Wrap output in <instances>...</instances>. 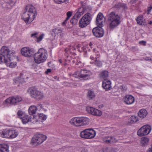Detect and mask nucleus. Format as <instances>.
Instances as JSON below:
<instances>
[{"label": "nucleus", "mask_w": 152, "mask_h": 152, "mask_svg": "<svg viewBox=\"0 0 152 152\" xmlns=\"http://www.w3.org/2000/svg\"><path fill=\"white\" fill-rule=\"evenodd\" d=\"M37 15V12L35 7L32 5H28L25 8L21 19L26 24H28L34 20Z\"/></svg>", "instance_id": "f257e3e1"}, {"label": "nucleus", "mask_w": 152, "mask_h": 152, "mask_svg": "<svg viewBox=\"0 0 152 152\" xmlns=\"http://www.w3.org/2000/svg\"><path fill=\"white\" fill-rule=\"evenodd\" d=\"M120 18L114 12H111L107 16V20L110 22V27L114 28L118 26L121 23Z\"/></svg>", "instance_id": "f03ea898"}, {"label": "nucleus", "mask_w": 152, "mask_h": 152, "mask_svg": "<svg viewBox=\"0 0 152 152\" xmlns=\"http://www.w3.org/2000/svg\"><path fill=\"white\" fill-rule=\"evenodd\" d=\"M47 55L46 50L42 48L39 49L37 53L34 54L35 62L37 64L43 62L47 59Z\"/></svg>", "instance_id": "7ed1b4c3"}, {"label": "nucleus", "mask_w": 152, "mask_h": 152, "mask_svg": "<svg viewBox=\"0 0 152 152\" xmlns=\"http://www.w3.org/2000/svg\"><path fill=\"white\" fill-rule=\"evenodd\" d=\"M47 137L43 134L37 133L32 137L31 144L34 146H37L41 144L45 140Z\"/></svg>", "instance_id": "20e7f679"}, {"label": "nucleus", "mask_w": 152, "mask_h": 152, "mask_svg": "<svg viewBox=\"0 0 152 152\" xmlns=\"http://www.w3.org/2000/svg\"><path fill=\"white\" fill-rule=\"evenodd\" d=\"M91 14L88 12L85 14L80 20L79 25V27L83 28L89 24L92 20Z\"/></svg>", "instance_id": "39448f33"}, {"label": "nucleus", "mask_w": 152, "mask_h": 152, "mask_svg": "<svg viewBox=\"0 0 152 152\" xmlns=\"http://www.w3.org/2000/svg\"><path fill=\"white\" fill-rule=\"evenodd\" d=\"M96 134V132L91 129H86L80 133V137L85 139H91L94 138Z\"/></svg>", "instance_id": "423d86ee"}, {"label": "nucleus", "mask_w": 152, "mask_h": 152, "mask_svg": "<svg viewBox=\"0 0 152 152\" xmlns=\"http://www.w3.org/2000/svg\"><path fill=\"white\" fill-rule=\"evenodd\" d=\"M29 90L31 96L36 100H40L43 98L44 95L43 93L38 91L35 87H30Z\"/></svg>", "instance_id": "0eeeda50"}, {"label": "nucleus", "mask_w": 152, "mask_h": 152, "mask_svg": "<svg viewBox=\"0 0 152 152\" xmlns=\"http://www.w3.org/2000/svg\"><path fill=\"white\" fill-rule=\"evenodd\" d=\"M0 53L8 59L13 58L14 57L15 51L13 50L11 51L7 47L2 46L0 50Z\"/></svg>", "instance_id": "6e6552de"}, {"label": "nucleus", "mask_w": 152, "mask_h": 152, "mask_svg": "<svg viewBox=\"0 0 152 152\" xmlns=\"http://www.w3.org/2000/svg\"><path fill=\"white\" fill-rule=\"evenodd\" d=\"M151 130V126L148 125L143 126L137 132V133L138 136H143L149 134Z\"/></svg>", "instance_id": "1a4fd4ad"}, {"label": "nucleus", "mask_w": 152, "mask_h": 152, "mask_svg": "<svg viewBox=\"0 0 152 152\" xmlns=\"http://www.w3.org/2000/svg\"><path fill=\"white\" fill-rule=\"evenodd\" d=\"M21 52L23 56L27 57H31L34 54V50L30 49L28 47L23 48L21 49Z\"/></svg>", "instance_id": "9d476101"}, {"label": "nucleus", "mask_w": 152, "mask_h": 152, "mask_svg": "<svg viewBox=\"0 0 152 152\" xmlns=\"http://www.w3.org/2000/svg\"><path fill=\"white\" fill-rule=\"evenodd\" d=\"M102 26H98L92 30L93 34L97 37H101L103 36L104 32Z\"/></svg>", "instance_id": "9b49d317"}, {"label": "nucleus", "mask_w": 152, "mask_h": 152, "mask_svg": "<svg viewBox=\"0 0 152 152\" xmlns=\"http://www.w3.org/2000/svg\"><path fill=\"white\" fill-rule=\"evenodd\" d=\"M22 100V98L19 96L13 97L9 98L5 100V102L7 104H15L21 102Z\"/></svg>", "instance_id": "f8f14e48"}, {"label": "nucleus", "mask_w": 152, "mask_h": 152, "mask_svg": "<svg viewBox=\"0 0 152 152\" xmlns=\"http://www.w3.org/2000/svg\"><path fill=\"white\" fill-rule=\"evenodd\" d=\"M79 71L81 76V79L83 80L89 79L90 76L92 75L91 72L86 70L81 69Z\"/></svg>", "instance_id": "ddd939ff"}, {"label": "nucleus", "mask_w": 152, "mask_h": 152, "mask_svg": "<svg viewBox=\"0 0 152 152\" xmlns=\"http://www.w3.org/2000/svg\"><path fill=\"white\" fill-rule=\"evenodd\" d=\"M81 117L72 118L69 121L70 124L76 126H82Z\"/></svg>", "instance_id": "4468645a"}, {"label": "nucleus", "mask_w": 152, "mask_h": 152, "mask_svg": "<svg viewBox=\"0 0 152 152\" xmlns=\"http://www.w3.org/2000/svg\"><path fill=\"white\" fill-rule=\"evenodd\" d=\"M105 21V18L103 16L101 12H99L97 15L96 23V25L98 26H102L103 25V22H104Z\"/></svg>", "instance_id": "2eb2a0df"}, {"label": "nucleus", "mask_w": 152, "mask_h": 152, "mask_svg": "<svg viewBox=\"0 0 152 152\" xmlns=\"http://www.w3.org/2000/svg\"><path fill=\"white\" fill-rule=\"evenodd\" d=\"M123 100L124 102L126 104H131L134 102V98L132 96L128 95L124 97Z\"/></svg>", "instance_id": "dca6fc26"}, {"label": "nucleus", "mask_w": 152, "mask_h": 152, "mask_svg": "<svg viewBox=\"0 0 152 152\" xmlns=\"http://www.w3.org/2000/svg\"><path fill=\"white\" fill-rule=\"evenodd\" d=\"M111 83L109 80H105L103 81L102 86L106 91L110 89Z\"/></svg>", "instance_id": "f3484780"}, {"label": "nucleus", "mask_w": 152, "mask_h": 152, "mask_svg": "<svg viewBox=\"0 0 152 152\" xmlns=\"http://www.w3.org/2000/svg\"><path fill=\"white\" fill-rule=\"evenodd\" d=\"M10 129H5L0 131V136L4 138H9Z\"/></svg>", "instance_id": "a211bd4d"}, {"label": "nucleus", "mask_w": 152, "mask_h": 152, "mask_svg": "<svg viewBox=\"0 0 152 152\" xmlns=\"http://www.w3.org/2000/svg\"><path fill=\"white\" fill-rule=\"evenodd\" d=\"M136 20L137 23L140 25L144 26L147 25L145 20L143 19V18L142 16H138L136 19Z\"/></svg>", "instance_id": "6ab92c4d"}, {"label": "nucleus", "mask_w": 152, "mask_h": 152, "mask_svg": "<svg viewBox=\"0 0 152 152\" xmlns=\"http://www.w3.org/2000/svg\"><path fill=\"white\" fill-rule=\"evenodd\" d=\"M62 32V30L61 28H55L52 30L50 32V34L53 38H55L56 34L61 33Z\"/></svg>", "instance_id": "aec40b11"}, {"label": "nucleus", "mask_w": 152, "mask_h": 152, "mask_svg": "<svg viewBox=\"0 0 152 152\" xmlns=\"http://www.w3.org/2000/svg\"><path fill=\"white\" fill-rule=\"evenodd\" d=\"M137 120L136 116H132L128 119L126 123L127 124L131 125L137 122Z\"/></svg>", "instance_id": "412c9836"}, {"label": "nucleus", "mask_w": 152, "mask_h": 152, "mask_svg": "<svg viewBox=\"0 0 152 152\" xmlns=\"http://www.w3.org/2000/svg\"><path fill=\"white\" fill-rule=\"evenodd\" d=\"M9 146L8 145L0 144V152H9Z\"/></svg>", "instance_id": "4be33fe9"}, {"label": "nucleus", "mask_w": 152, "mask_h": 152, "mask_svg": "<svg viewBox=\"0 0 152 152\" xmlns=\"http://www.w3.org/2000/svg\"><path fill=\"white\" fill-rule=\"evenodd\" d=\"M18 134V131L15 130L10 129V132L9 134V138H14L16 137Z\"/></svg>", "instance_id": "5701e85b"}, {"label": "nucleus", "mask_w": 152, "mask_h": 152, "mask_svg": "<svg viewBox=\"0 0 152 152\" xmlns=\"http://www.w3.org/2000/svg\"><path fill=\"white\" fill-rule=\"evenodd\" d=\"M148 114L146 110L145 109H141L138 113L139 117L142 118L145 117Z\"/></svg>", "instance_id": "b1692460"}, {"label": "nucleus", "mask_w": 152, "mask_h": 152, "mask_svg": "<svg viewBox=\"0 0 152 152\" xmlns=\"http://www.w3.org/2000/svg\"><path fill=\"white\" fill-rule=\"evenodd\" d=\"M13 58H9L7 61L6 62V65L7 66H9L10 68H14L16 66V63L11 62V61Z\"/></svg>", "instance_id": "393cba45"}, {"label": "nucleus", "mask_w": 152, "mask_h": 152, "mask_svg": "<svg viewBox=\"0 0 152 152\" xmlns=\"http://www.w3.org/2000/svg\"><path fill=\"white\" fill-rule=\"evenodd\" d=\"M100 77L104 80H108L107 79L108 76V72L106 70L102 71L99 74Z\"/></svg>", "instance_id": "a878e982"}, {"label": "nucleus", "mask_w": 152, "mask_h": 152, "mask_svg": "<svg viewBox=\"0 0 152 152\" xmlns=\"http://www.w3.org/2000/svg\"><path fill=\"white\" fill-rule=\"evenodd\" d=\"M37 110V108L34 105L31 106L29 108L28 111L30 115H33L35 114Z\"/></svg>", "instance_id": "bb28decb"}, {"label": "nucleus", "mask_w": 152, "mask_h": 152, "mask_svg": "<svg viewBox=\"0 0 152 152\" xmlns=\"http://www.w3.org/2000/svg\"><path fill=\"white\" fill-rule=\"evenodd\" d=\"M95 97V95L94 92L91 90H88V92L87 97L89 100L93 99Z\"/></svg>", "instance_id": "cd10ccee"}, {"label": "nucleus", "mask_w": 152, "mask_h": 152, "mask_svg": "<svg viewBox=\"0 0 152 152\" xmlns=\"http://www.w3.org/2000/svg\"><path fill=\"white\" fill-rule=\"evenodd\" d=\"M149 141V139L146 137H144L142 138L141 143L142 146H145L148 144Z\"/></svg>", "instance_id": "c85d7f7f"}, {"label": "nucleus", "mask_w": 152, "mask_h": 152, "mask_svg": "<svg viewBox=\"0 0 152 152\" xmlns=\"http://www.w3.org/2000/svg\"><path fill=\"white\" fill-rule=\"evenodd\" d=\"M7 57L4 56V55L0 53V63L2 64H6V62H7L8 60Z\"/></svg>", "instance_id": "c756f323"}, {"label": "nucleus", "mask_w": 152, "mask_h": 152, "mask_svg": "<svg viewBox=\"0 0 152 152\" xmlns=\"http://www.w3.org/2000/svg\"><path fill=\"white\" fill-rule=\"evenodd\" d=\"M82 126L87 125L89 124V119L86 117H81Z\"/></svg>", "instance_id": "7c9ffc66"}, {"label": "nucleus", "mask_w": 152, "mask_h": 152, "mask_svg": "<svg viewBox=\"0 0 152 152\" xmlns=\"http://www.w3.org/2000/svg\"><path fill=\"white\" fill-rule=\"evenodd\" d=\"M83 14V13L81 11V8H80L74 16L78 20V19Z\"/></svg>", "instance_id": "2f4dec72"}, {"label": "nucleus", "mask_w": 152, "mask_h": 152, "mask_svg": "<svg viewBox=\"0 0 152 152\" xmlns=\"http://www.w3.org/2000/svg\"><path fill=\"white\" fill-rule=\"evenodd\" d=\"M31 118H29L28 116H23L21 118L22 122L24 124H26L31 121Z\"/></svg>", "instance_id": "473e14b6"}, {"label": "nucleus", "mask_w": 152, "mask_h": 152, "mask_svg": "<svg viewBox=\"0 0 152 152\" xmlns=\"http://www.w3.org/2000/svg\"><path fill=\"white\" fill-rule=\"evenodd\" d=\"M97 110V109L92 107H88L86 108V110L88 112L93 115L94 113H95V111H96L95 110Z\"/></svg>", "instance_id": "72a5a7b5"}, {"label": "nucleus", "mask_w": 152, "mask_h": 152, "mask_svg": "<svg viewBox=\"0 0 152 152\" xmlns=\"http://www.w3.org/2000/svg\"><path fill=\"white\" fill-rule=\"evenodd\" d=\"M91 64H93L94 63L95 65L96 66H98V67H101L102 66V63L100 61L97 60H96L94 62H93L92 63V62H91Z\"/></svg>", "instance_id": "f704fd0d"}, {"label": "nucleus", "mask_w": 152, "mask_h": 152, "mask_svg": "<svg viewBox=\"0 0 152 152\" xmlns=\"http://www.w3.org/2000/svg\"><path fill=\"white\" fill-rule=\"evenodd\" d=\"M24 80V79L23 78L21 77H18L14 80V81L15 82V83L17 82L21 83L23 82Z\"/></svg>", "instance_id": "c9c22d12"}, {"label": "nucleus", "mask_w": 152, "mask_h": 152, "mask_svg": "<svg viewBox=\"0 0 152 152\" xmlns=\"http://www.w3.org/2000/svg\"><path fill=\"white\" fill-rule=\"evenodd\" d=\"M110 136H108L103 138V141L109 144L110 143Z\"/></svg>", "instance_id": "e433bc0d"}, {"label": "nucleus", "mask_w": 152, "mask_h": 152, "mask_svg": "<svg viewBox=\"0 0 152 152\" xmlns=\"http://www.w3.org/2000/svg\"><path fill=\"white\" fill-rule=\"evenodd\" d=\"M78 21V20L77 19L74 17L73 16L70 21V23L73 25H76Z\"/></svg>", "instance_id": "4c0bfd02"}, {"label": "nucleus", "mask_w": 152, "mask_h": 152, "mask_svg": "<svg viewBox=\"0 0 152 152\" xmlns=\"http://www.w3.org/2000/svg\"><path fill=\"white\" fill-rule=\"evenodd\" d=\"M72 76L76 78L80 77L81 78V76L79 71H77L75 72L73 75Z\"/></svg>", "instance_id": "58836bf2"}, {"label": "nucleus", "mask_w": 152, "mask_h": 152, "mask_svg": "<svg viewBox=\"0 0 152 152\" xmlns=\"http://www.w3.org/2000/svg\"><path fill=\"white\" fill-rule=\"evenodd\" d=\"M54 1L57 4L62 3L64 2L66 4L68 3V0H54Z\"/></svg>", "instance_id": "ea45409f"}, {"label": "nucleus", "mask_w": 152, "mask_h": 152, "mask_svg": "<svg viewBox=\"0 0 152 152\" xmlns=\"http://www.w3.org/2000/svg\"><path fill=\"white\" fill-rule=\"evenodd\" d=\"M95 113H94V115L96 116H100L102 114V112L101 111H100L98 109L95 110Z\"/></svg>", "instance_id": "a19ab883"}, {"label": "nucleus", "mask_w": 152, "mask_h": 152, "mask_svg": "<svg viewBox=\"0 0 152 152\" xmlns=\"http://www.w3.org/2000/svg\"><path fill=\"white\" fill-rule=\"evenodd\" d=\"M118 7H122L124 9H127V7L125 4L119 3L118 4Z\"/></svg>", "instance_id": "79ce46f5"}, {"label": "nucleus", "mask_w": 152, "mask_h": 152, "mask_svg": "<svg viewBox=\"0 0 152 152\" xmlns=\"http://www.w3.org/2000/svg\"><path fill=\"white\" fill-rule=\"evenodd\" d=\"M39 117L40 118L43 120H45L47 118L46 116L42 113L39 114Z\"/></svg>", "instance_id": "37998d69"}, {"label": "nucleus", "mask_w": 152, "mask_h": 152, "mask_svg": "<svg viewBox=\"0 0 152 152\" xmlns=\"http://www.w3.org/2000/svg\"><path fill=\"white\" fill-rule=\"evenodd\" d=\"M18 115L19 116V118H22V116H23L24 114L23 112L21 110H19L17 113Z\"/></svg>", "instance_id": "c03bdc74"}, {"label": "nucleus", "mask_w": 152, "mask_h": 152, "mask_svg": "<svg viewBox=\"0 0 152 152\" xmlns=\"http://www.w3.org/2000/svg\"><path fill=\"white\" fill-rule=\"evenodd\" d=\"M44 36V34H42L41 35H40L39 37H37V42H39L41 41L42 39Z\"/></svg>", "instance_id": "a18cd8bd"}, {"label": "nucleus", "mask_w": 152, "mask_h": 152, "mask_svg": "<svg viewBox=\"0 0 152 152\" xmlns=\"http://www.w3.org/2000/svg\"><path fill=\"white\" fill-rule=\"evenodd\" d=\"M81 10H82V11H81L83 13L86 11L87 9L88 8V7L87 6L86 7L83 6V5H82V7H81Z\"/></svg>", "instance_id": "49530a36"}, {"label": "nucleus", "mask_w": 152, "mask_h": 152, "mask_svg": "<svg viewBox=\"0 0 152 152\" xmlns=\"http://www.w3.org/2000/svg\"><path fill=\"white\" fill-rule=\"evenodd\" d=\"M110 143L111 142H115L116 141L115 138L114 137L110 136Z\"/></svg>", "instance_id": "de8ad7c7"}, {"label": "nucleus", "mask_w": 152, "mask_h": 152, "mask_svg": "<svg viewBox=\"0 0 152 152\" xmlns=\"http://www.w3.org/2000/svg\"><path fill=\"white\" fill-rule=\"evenodd\" d=\"M71 49L72 48H66L65 49V51L66 53H67V54H68L69 53H71Z\"/></svg>", "instance_id": "09e8293b"}, {"label": "nucleus", "mask_w": 152, "mask_h": 152, "mask_svg": "<svg viewBox=\"0 0 152 152\" xmlns=\"http://www.w3.org/2000/svg\"><path fill=\"white\" fill-rule=\"evenodd\" d=\"M72 12L70 11H69L67 12L66 15L67 16L70 18L72 15Z\"/></svg>", "instance_id": "8fccbe9b"}, {"label": "nucleus", "mask_w": 152, "mask_h": 152, "mask_svg": "<svg viewBox=\"0 0 152 152\" xmlns=\"http://www.w3.org/2000/svg\"><path fill=\"white\" fill-rule=\"evenodd\" d=\"M103 152H110V150L108 148H106L103 149Z\"/></svg>", "instance_id": "3c124183"}, {"label": "nucleus", "mask_w": 152, "mask_h": 152, "mask_svg": "<svg viewBox=\"0 0 152 152\" xmlns=\"http://www.w3.org/2000/svg\"><path fill=\"white\" fill-rule=\"evenodd\" d=\"M139 43L141 45H145L146 42L144 41H141L139 42Z\"/></svg>", "instance_id": "603ef678"}, {"label": "nucleus", "mask_w": 152, "mask_h": 152, "mask_svg": "<svg viewBox=\"0 0 152 152\" xmlns=\"http://www.w3.org/2000/svg\"><path fill=\"white\" fill-rule=\"evenodd\" d=\"M38 34L37 33H36L34 34H31V37H33L34 38H37V35Z\"/></svg>", "instance_id": "864d4df0"}, {"label": "nucleus", "mask_w": 152, "mask_h": 152, "mask_svg": "<svg viewBox=\"0 0 152 152\" xmlns=\"http://www.w3.org/2000/svg\"><path fill=\"white\" fill-rule=\"evenodd\" d=\"M122 88V90L123 91H125L126 90L127 88L125 86V85H122L121 86Z\"/></svg>", "instance_id": "5fc2aeb1"}, {"label": "nucleus", "mask_w": 152, "mask_h": 152, "mask_svg": "<svg viewBox=\"0 0 152 152\" xmlns=\"http://www.w3.org/2000/svg\"><path fill=\"white\" fill-rule=\"evenodd\" d=\"M148 11L149 12L151 11V9H152V6L151 5H149V6H148Z\"/></svg>", "instance_id": "6e6d98bb"}, {"label": "nucleus", "mask_w": 152, "mask_h": 152, "mask_svg": "<svg viewBox=\"0 0 152 152\" xmlns=\"http://www.w3.org/2000/svg\"><path fill=\"white\" fill-rule=\"evenodd\" d=\"M51 70L50 69H47V71L45 72V73L46 74H48V73L51 72Z\"/></svg>", "instance_id": "4d7b16f0"}, {"label": "nucleus", "mask_w": 152, "mask_h": 152, "mask_svg": "<svg viewBox=\"0 0 152 152\" xmlns=\"http://www.w3.org/2000/svg\"><path fill=\"white\" fill-rule=\"evenodd\" d=\"M137 1V0H131L130 1V3L132 4H133L135 3Z\"/></svg>", "instance_id": "13d9d810"}, {"label": "nucleus", "mask_w": 152, "mask_h": 152, "mask_svg": "<svg viewBox=\"0 0 152 152\" xmlns=\"http://www.w3.org/2000/svg\"><path fill=\"white\" fill-rule=\"evenodd\" d=\"M82 50L83 51H85V52H86L87 51V50H86V46H83V47H82Z\"/></svg>", "instance_id": "bf43d9fd"}, {"label": "nucleus", "mask_w": 152, "mask_h": 152, "mask_svg": "<svg viewBox=\"0 0 152 152\" xmlns=\"http://www.w3.org/2000/svg\"><path fill=\"white\" fill-rule=\"evenodd\" d=\"M67 22V21H66V20H65L62 23V25L63 26L65 25L66 24Z\"/></svg>", "instance_id": "052dcab7"}, {"label": "nucleus", "mask_w": 152, "mask_h": 152, "mask_svg": "<svg viewBox=\"0 0 152 152\" xmlns=\"http://www.w3.org/2000/svg\"><path fill=\"white\" fill-rule=\"evenodd\" d=\"M81 152H87V149H83L82 150Z\"/></svg>", "instance_id": "680f3d73"}, {"label": "nucleus", "mask_w": 152, "mask_h": 152, "mask_svg": "<svg viewBox=\"0 0 152 152\" xmlns=\"http://www.w3.org/2000/svg\"><path fill=\"white\" fill-rule=\"evenodd\" d=\"M145 60H146V61L151 60V59L150 58L148 57H146L145 58Z\"/></svg>", "instance_id": "e2e57ef3"}, {"label": "nucleus", "mask_w": 152, "mask_h": 152, "mask_svg": "<svg viewBox=\"0 0 152 152\" xmlns=\"http://www.w3.org/2000/svg\"><path fill=\"white\" fill-rule=\"evenodd\" d=\"M147 151V152H152V148H149V150Z\"/></svg>", "instance_id": "0e129e2a"}, {"label": "nucleus", "mask_w": 152, "mask_h": 152, "mask_svg": "<svg viewBox=\"0 0 152 152\" xmlns=\"http://www.w3.org/2000/svg\"><path fill=\"white\" fill-rule=\"evenodd\" d=\"M40 107V108H42V105L41 104H38L37 107Z\"/></svg>", "instance_id": "69168bd1"}, {"label": "nucleus", "mask_w": 152, "mask_h": 152, "mask_svg": "<svg viewBox=\"0 0 152 152\" xmlns=\"http://www.w3.org/2000/svg\"><path fill=\"white\" fill-rule=\"evenodd\" d=\"M99 54H97L96 56L95 57V58L96 59L97 58H99Z\"/></svg>", "instance_id": "338daca9"}, {"label": "nucleus", "mask_w": 152, "mask_h": 152, "mask_svg": "<svg viewBox=\"0 0 152 152\" xmlns=\"http://www.w3.org/2000/svg\"><path fill=\"white\" fill-rule=\"evenodd\" d=\"M90 58L92 60H94V57L92 56H91Z\"/></svg>", "instance_id": "774afa93"}]
</instances>
